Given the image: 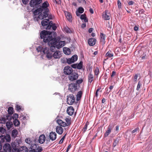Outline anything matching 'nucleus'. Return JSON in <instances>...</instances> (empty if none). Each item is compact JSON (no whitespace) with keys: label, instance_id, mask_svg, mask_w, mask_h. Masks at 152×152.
<instances>
[{"label":"nucleus","instance_id":"f257e3e1","mask_svg":"<svg viewBox=\"0 0 152 152\" xmlns=\"http://www.w3.org/2000/svg\"><path fill=\"white\" fill-rule=\"evenodd\" d=\"M51 32L43 30L40 34L41 39H43L45 42H49L51 45H55L56 48L59 49L63 47L65 44L64 41H58L56 38H53Z\"/></svg>","mask_w":152,"mask_h":152},{"label":"nucleus","instance_id":"f03ea898","mask_svg":"<svg viewBox=\"0 0 152 152\" xmlns=\"http://www.w3.org/2000/svg\"><path fill=\"white\" fill-rule=\"evenodd\" d=\"M75 101V97L73 94H70L67 96V102L68 104L72 105L74 102Z\"/></svg>","mask_w":152,"mask_h":152},{"label":"nucleus","instance_id":"7ed1b4c3","mask_svg":"<svg viewBox=\"0 0 152 152\" xmlns=\"http://www.w3.org/2000/svg\"><path fill=\"white\" fill-rule=\"evenodd\" d=\"M73 70L72 67L69 66L65 67L64 69V72L65 75H69L72 72Z\"/></svg>","mask_w":152,"mask_h":152},{"label":"nucleus","instance_id":"20e7f679","mask_svg":"<svg viewBox=\"0 0 152 152\" xmlns=\"http://www.w3.org/2000/svg\"><path fill=\"white\" fill-rule=\"evenodd\" d=\"M13 152H28L27 148L25 146H23L19 150L18 148H14L12 150Z\"/></svg>","mask_w":152,"mask_h":152},{"label":"nucleus","instance_id":"39448f33","mask_svg":"<svg viewBox=\"0 0 152 152\" xmlns=\"http://www.w3.org/2000/svg\"><path fill=\"white\" fill-rule=\"evenodd\" d=\"M78 75L76 72H74L70 74L69 76V78L70 80L73 81L76 80L78 78Z\"/></svg>","mask_w":152,"mask_h":152},{"label":"nucleus","instance_id":"423d86ee","mask_svg":"<svg viewBox=\"0 0 152 152\" xmlns=\"http://www.w3.org/2000/svg\"><path fill=\"white\" fill-rule=\"evenodd\" d=\"M77 59V56L76 55H73L71 58L67 59V62L69 64H71L76 61Z\"/></svg>","mask_w":152,"mask_h":152},{"label":"nucleus","instance_id":"0eeeda50","mask_svg":"<svg viewBox=\"0 0 152 152\" xmlns=\"http://www.w3.org/2000/svg\"><path fill=\"white\" fill-rule=\"evenodd\" d=\"M77 89L76 84L75 83H71L69 87V90L72 93H74Z\"/></svg>","mask_w":152,"mask_h":152},{"label":"nucleus","instance_id":"6e6552de","mask_svg":"<svg viewBox=\"0 0 152 152\" xmlns=\"http://www.w3.org/2000/svg\"><path fill=\"white\" fill-rule=\"evenodd\" d=\"M42 1V0H31L30 2V6L31 7H34L35 6L40 4Z\"/></svg>","mask_w":152,"mask_h":152},{"label":"nucleus","instance_id":"1a4fd4ad","mask_svg":"<svg viewBox=\"0 0 152 152\" xmlns=\"http://www.w3.org/2000/svg\"><path fill=\"white\" fill-rule=\"evenodd\" d=\"M110 14L108 11L106 10L102 14L103 18L105 20H110Z\"/></svg>","mask_w":152,"mask_h":152},{"label":"nucleus","instance_id":"9d476101","mask_svg":"<svg viewBox=\"0 0 152 152\" xmlns=\"http://www.w3.org/2000/svg\"><path fill=\"white\" fill-rule=\"evenodd\" d=\"M42 52L44 54H47L46 57L50 59L53 57V54L52 55V53L49 52L47 48H44L42 50Z\"/></svg>","mask_w":152,"mask_h":152},{"label":"nucleus","instance_id":"9b49d317","mask_svg":"<svg viewBox=\"0 0 152 152\" xmlns=\"http://www.w3.org/2000/svg\"><path fill=\"white\" fill-rule=\"evenodd\" d=\"M32 149L35 151L38 152H40L42 150V148L41 147L38 146L35 144H34V145H33V146H32Z\"/></svg>","mask_w":152,"mask_h":152},{"label":"nucleus","instance_id":"f8f14e48","mask_svg":"<svg viewBox=\"0 0 152 152\" xmlns=\"http://www.w3.org/2000/svg\"><path fill=\"white\" fill-rule=\"evenodd\" d=\"M51 27H52V28L54 30H55L57 28L55 25L54 24H53L52 21H50L49 23V24L46 26V29H49Z\"/></svg>","mask_w":152,"mask_h":152},{"label":"nucleus","instance_id":"ddd939ff","mask_svg":"<svg viewBox=\"0 0 152 152\" xmlns=\"http://www.w3.org/2000/svg\"><path fill=\"white\" fill-rule=\"evenodd\" d=\"M56 133L55 132H52L50 133L49 137L51 140L53 141L56 139Z\"/></svg>","mask_w":152,"mask_h":152},{"label":"nucleus","instance_id":"4468645a","mask_svg":"<svg viewBox=\"0 0 152 152\" xmlns=\"http://www.w3.org/2000/svg\"><path fill=\"white\" fill-rule=\"evenodd\" d=\"M3 149L6 152H10L11 148L10 144H6L3 146Z\"/></svg>","mask_w":152,"mask_h":152},{"label":"nucleus","instance_id":"2eb2a0df","mask_svg":"<svg viewBox=\"0 0 152 152\" xmlns=\"http://www.w3.org/2000/svg\"><path fill=\"white\" fill-rule=\"evenodd\" d=\"M10 139L11 138L10 136L9 135H7L5 136L4 135V136H2L0 142H3L5 141V140H6L7 142H9L10 140Z\"/></svg>","mask_w":152,"mask_h":152},{"label":"nucleus","instance_id":"dca6fc26","mask_svg":"<svg viewBox=\"0 0 152 152\" xmlns=\"http://www.w3.org/2000/svg\"><path fill=\"white\" fill-rule=\"evenodd\" d=\"M53 56L55 58H59L62 56L61 53L60 51H56L53 54Z\"/></svg>","mask_w":152,"mask_h":152},{"label":"nucleus","instance_id":"f3484780","mask_svg":"<svg viewBox=\"0 0 152 152\" xmlns=\"http://www.w3.org/2000/svg\"><path fill=\"white\" fill-rule=\"evenodd\" d=\"M74 112V110L72 107L70 106L67 108V113L69 115H72Z\"/></svg>","mask_w":152,"mask_h":152},{"label":"nucleus","instance_id":"a211bd4d","mask_svg":"<svg viewBox=\"0 0 152 152\" xmlns=\"http://www.w3.org/2000/svg\"><path fill=\"white\" fill-rule=\"evenodd\" d=\"M96 40L94 38L89 39L88 41V44L91 46L94 45L96 43Z\"/></svg>","mask_w":152,"mask_h":152},{"label":"nucleus","instance_id":"6ab92c4d","mask_svg":"<svg viewBox=\"0 0 152 152\" xmlns=\"http://www.w3.org/2000/svg\"><path fill=\"white\" fill-rule=\"evenodd\" d=\"M12 116L11 115H8L6 116V117L3 118H2L1 123H5L7 122V120L9 121L11 120Z\"/></svg>","mask_w":152,"mask_h":152},{"label":"nucleus","instance_id":"aec40b11","mask_svg":"<svg viewBox=\"0 0 152 152\" xmlns=\"http://www.w3.org/2000/svg\"><path fill=\"white\" fill-rule=\"evenodd\" d=\"M45 136L44 134H42L40 135L39 138V142L42 144L43 143L45 142Z\"/></svg>","mask_w":152,"mask_h":152},{"label":"nucleus","instance_id":"412c9836","mask_svg":"<svg viewBox=\"0 0 152 152\" xmlns=\"http://www.w3.org/2000/svg\"><path fill=\"white\" fill-rule=\"evenodd\" d=\"M56 131L58 134H61L63 133L64 130L62 127L60 126H58L56 127Z\"/></svg>","mask_w":152,"mask_h":152},{"label":"nucleus","instance_id":"4be33fe9","mask_svg":"<svg viewBox=\"0 0 152 152\" xmlns=\"http://www.w3.org/2000/svg\"><path fill=\"white\" fill-rule=\"evenodd\" d=\"M48 16V14L46 12H45L39 14L38 18L40 19H42L44 18L47 17Z\"/></svg>","mask_w":152,"mask_h":152},{"label":"nucleus","instance_id":"5701e85b","mask_svg":"<svg viewBox=\"0 0 152 152\" xmlns=\"http://www.w3.org/2000/svg\"><path fill=\"white\" fill-rule=\"evenodd\" d=\"M50 22L49 19H45L42 21L41 23L42 26H48Z\"/></svg>","mask_w":152,"mask_h":152},{"label":"nucleus","instance_id":"b1692460","mask_svg":"<svg viewBox=\"0 0 152 152\" xmlns=\"http://www.w3.org/2000/svg\"><path fill=\"white\" fill-rule=\"evenodd\" d=\"M100 38L101 42L102 44H104L105 42V35L102 33H101L100 35Z\"/></svg>","mask_w":152,"mask_h":152},{"label":"nucleus","instance_id":"393cba45","mask_svg":"<svg viewBox=\"0 0 152 152\" xmlns=\"http://www.w3.org/2000/svg\"><path fill=\"white\" fill-rule=\"evenodd\" d=\"M65 15L67 20L71 22L72 21V18L71 14L68 12H66L65 13Z\"/></svg>","mask_w":152,"mask_h":152},{"label":"nucleus","instance_id":"a878e982","mask_svg":"<svg viewBox=\"0 0 152 152\" xmlns=\"http://www.w3.org/2000/svg\"><path fill=\"white\" fill-rule=\"evenodd\" d=\"M88 82L91 84L94 79V75L90 73L88 75Z\"/></svg>","mask_w":152,"mask_h":152},{"label":"nucleus","instance_id":"bb28decb","mask_svg":"<svg viewBox=\"0 0 152 152\" xmlns=\"http://www.w3.org/2000/svg\"><path fill=\"white\" fill-rule=\"evenodd\" d=\"M57 122L60 126L63 127L65 126L66 125V123L65 122H63L60 119L57 120Z\"/></svg>","mask_w":152,"mask_h":152},{"label":"nucleus","instance_id":"cd10ccee","mask_svg":"<svg viewBox=\"0 0 152 152\" xmlns=\"http://www.w3.org/2000/svg\"><path fill=\"white\" fill-rule=\"evenodd\" d=\"M6 126L8 129H10L13 126V124L12 122L8 121L6 122Z\"/></svg>","mask_w":152,"mask_h":152},{"label":"nucleus","instance_id":"c85d7f7f","mask_svg":"<svg viewBox=\"0 0 152 152\" xmlns=\"http://www.w3.org/2000/svg\"><path fill=\"white\" fill-rule=\"evenodd\" d=\"M63 50L64 53L66 55H69L70 53V49L67 48H63Z\"/></svg>","mask_w":152,"mask_h":152},{"label":"nucleus","instance_id":"c756f323","mask_svg":"<svg viewBox=\"0 0 152 152\" xmlns=\"http://www.w3.org/2000/svg\"><path fill=\"white\" fill-rule=\"evenodd\" d=\"M11 145L13 149L17 148L18 147L19 145V143L17 142H13L11 143Z\"/></svg>","mask_w":152,"mask_h":152},{"label":"nucleus","instance_id":"7c9ffc66","mask_svg":"<svg viewBox=\"0 0 152 152\" xmlns=\"http://www.w3.org/2000/svg\"><path fill=\"white\" fill-rule=\"evenodd\" d=\"M84 12V9L82 7H80L78 9V12H76V14L77 16L80 15L79 13H82Z\"/></svg>","mask_w":152,"mask_h":152},{"label":"nucleus","instance_id":"2f4dec72","mask_svg":"<svg viewBox=\"0 0 152 152\" xmlns=\"http://www.w3.org/2000/svg\"><path fill=\"white\" fill-rule=\"evenodd\" d=\"M82 94L83 92L81 91H80L77 93L76 95L77 100L78 101L80 99L81 97Z\"/></svg>","mask_w":152,"mask_h":152},{"label":"nucleus","instance_id":"473e14b6","mask_svg":"<svg viewBox=\"0 0 152 152\" xmlns=\"http://www.w3.org/2000/svg\"><path fill=\"white\" fill-rule=\"evenodd\" d=\"M25 142H26L31 145V148L32 149V146H33V145H34V144H32V141L29 138H27L25 140Z\"/></svg>","mask_w":152,"mask_h":152},{"label":"nucleus","instance_id":"72a5a7b5","mask_svg":"<svg viewBox=\"0 0 152 152\" xmlns=\"http://www.w3.org/2000/svg\"><path fill=\"white\" fill-rule=\"evenodd\" d=\"M18 132L17 130L16 129H14L12 131V136L14 137H15L18 134Z\"/></svg>","mask_w":152,"mask_h":152},{"label":"nucleus","instance_id":"f704fd0d","mask_svg":"<svg viewBox=\"0 0 152 152\" xmlns=\"http://www.w3.org/2000/svg\"><path fill=\"white\" fill-rule=\"evenodd\" d=\"M42 9L41 8L37 9L34 12V14L35 15H37L42 12Z\"/></svg>","mask_w":152,"mask_h":152},{"label":"nucleus","instance_id":"c9c22d12","mask_svg":"<svg viewBox=\"0 0 152 152\" xmlns=\"http://www.w3.org/2000/svg\"><path fill=\"white\" fill-rule=\"evenodd\" d=\"M13 123L14 125L16 126H18L20 124L19 121L18 119H15L13 121Z\"/></svg>","mask_w":152,"mask_h":152},{"label":"nucleus","instance_id":"e433bc0d","mask_svg":"<svg viewBox=\"0 0 152 152\" xmlns=\"http://www.w3.org/2000/svg\"><path fill=\"white\" fill-rule=\"evenodd\" d=\"M111 132V128L109 127H108V130L106 131V132L105 133V134H104V136L105 137H107L108 136L109 134H110Z\"/></svg>","mask_w":152,"mask_h":152},{"label":"nucleus","instance_id":"4c0bfd02","mask_svg":"<svg viewBox=\"0 0 152 152\" xmlns=\"http://www.w3.org/2000/svg\"><path fill=\"white\" fill-rule=\"evenodd\" d=\"M49 5V4L47 1L44 2L42 4V7L43 8H47Z\"/></svg>","mask_w":152,"mask_h":152},{"label":"nucleus","instance_id":"58836bf2","mask_svg":"<svg viewBox=\"0 0 152 152\" xmlns=\"http://www.w3.org/2000/svg\"><path fill=\"white\" fill-rule=\"evenodd\" d=\"M80 18L82 20H84V21L85 22H87L88 21V19L86 18L85 15L84 14L81 15L80 16Z\"/></svg>","mask_w":152,"mask_h":152},{"label":"nucleus","instance_id":"ea45409f","mask_svg":"<svg viewBox=\"0 0 152 152\" xmlns=\"http://www.w3.org/2000/svg\"><path fill=\"white\" fill-rule=\"evenodd\" d=\"M148 4H149L148 0H143V7H145L148 6Z\"/></svg>","mask_w":152,"mask_h":152},{"label":"nucleus","instance_id":"a19ab883","mask_svg":"<svg viewBox=\"0 0 152 152\" xmlns=\"http://www.w3.org/2000/svg\"><path fill=\"white\" fill-rule=\"evenodd\" d=\"M13 108L12 107H9L8 108V113L11 115L13 113Z\"/></svg>","mask_w":152,"mask_h":152},{"label":"nucleus","instance_id":"79ce46f5","mask_svg":"<svg viewBox=\"0 0 152 152\" xmlns=\"http://www.w3.org/2000/svg\"><path fill=\"white\" fill-rule=\"evenodd\" d=\"M107 56H108L110 58L113 56V53H112L111 51H108L106 54Z\"/></svg>","mask_w":152,"mask_h":152},{"label":"nucleus","instance_id":"37998d69","mask_svg":"<svg viewBox=\"0 0 152 152\" xmlns=\"http://www.w3.org/2000/svg\"><path fill=\"white\" fill-rule=\"evenodd\" d=\"M6 130L5 129L3 128V127L0 128V132L2 133V134H4L6 133Z\"/></svg>","mask_w":152,"mask_h":152},{"label":"nucleus","instance_id":"c03bdc74","mask_svg":"<svg viewBox=\"0 0 152 152\" xmlns=\"http://www.w3.org/2000/svg\"><path fill=\"white\" fill-rule=\"evenodd\" d=\"M52 46L50 47V50L52 52H54L55 50V45H51Z\"/></svg>","mask_w":152,"mask_h":152},{"label":"nucleus","instance_id":"a18cd8bd","mask_svg":"<svg viewBox=\"0 0 152 152\" xmlns=\"http://www.w3.org/2000/svg\"><path fill=\"white\" fill-rule=\"evenodd\" d=\"M44 49H42V47H41V46H39L36 49L37 50L38 52H42V50Z\"/></svg>","mask_w":152,"mask_h":152},{"label":"nucleus","instance_id":"49530a36","mask_svg":"<svg viewBox=\"0 0 152 152\" xmlns=\"http://www.w3.org/2000/svg\"><path fill=\"white\" fill-rule=\"evenodd\" d=\"M119 142V141L118 139H116L114 141V142L113 143V146L115 147L116 146V145L118 144Z\"/></svg>","mask_w":152,"mask_h":152},{"label":"nucleus","instance_id":"de8ad7c7","mask_svg":"<svg viewBox=\"0 0 152 152\" xmlns=\"http://www.w3.org/2000/svg\"><path fill=\"white\" fill-rule=\"evenodd\" d=\"M18 114L15 113L12 116V118L13 119H17V118H18Z\"/></svg>","mask_w":152,"mask_h":152},{"label":"nucleus","instance_id":"09e8293b","mask_svg":"<svg viewBox=\"0 0 152 152\" xmlns=\"http://www.w3.org/2000/svg\"><path fill=\"white\" fill-rule=\"evenodd\" d=\"M20 118L21 120H24L26 119V117L25 116H24L23 114H21Z\"/></svg>","mask_w":152,"mask_h":152},{"label":"nucleus","instance_id":"8fccbe9b","mask_svg":"<svg viewBox=\"0 0 152 152\" xmlns=\"http://www.w3.org/2000/svg\"><path fill=\"white\" fill-rule=\"evenodd\" d=\"M82 67V64L81 63H80L77 65V68L78 69H80Z\"/></svg>","mask_w":152,"mask_h":152},{"label":"nucleus","instance_id":"3c124183","mask_svg":"<svg viewBox=\"0 0 152 152\" xmlns=\"http://www.w3.org/2000/svg\"><path fill=\"white\" fill-rule=\"evenodd\" d=\"M99 70L98 68H96L94 71L95 75H97L99 73Z\"/></svg>","mask_w":152,"mask_h":152},{"label":"nucleus","instance_id":"603ef678","mask_svg":"<svg viewBox=\"0 0 152 152\" xmlns=\"http://www.w3.org/2000/svg\"><path fill=\"white\" fill-rule=\"evenodd\" d=\"M66 135H65L61 139V140H60L59 142V144H61L63 142V141L65 138Z\"/></svg>","mask_w":152,"mask_h":152},{"label":"nucleus","instance_id":"864d4df0","mask_svg":"<svg viewBox=\"0 0 152 152\" xmlns=\"http://www.w3.org/2000/svg\"><path fill=\"white\" fill-rule=\"evenodd\" d=\"M118 5V7L119 8H120L121 7V4L119 0H118L117 1Z\"/></svg>","mask_w":152,"mask_h":152},{"label":"nucleus","instance_id":"5fc2aeb1","mask_svg":"<svg viewBox=\"0 0 152 152\" xmlns=\"http://www.w3.org/2000/svg\"><path fill=\"white\" fill-rule=\"evenodd\" d=\"M29 0H22L23 3L24 4H26L28 3Z\"/></svg>","mask_w":152,"mask_h":152},{"label":"nucleus","instance_id":"6e6d98bb","mask_svg":"<svg viewBox=\"0 0 152 152\" xmlns=\"http://www.w3.org/2000/svg\"><path fill=\"white\" fill-rule=\"evenodd\" d=\"M88 124L87 123H86L84 127V128L83 129V131L84 132H85L86 131V130L87 129V126H88Z\"/></svg>","mask_w":152,"mask_h":152},{"label":"nucleus","instance_id":"4d7b16f0","mask_svg":"<svg viewBox=\"0 0 152 152\" xmlns=\"http://www.w3.org/2000/svg\"><path fill=\"white\" fill-rule=\"evenodd\" d=\"M138 76L137 75H135L134 77V81H136L137 80Z\"/></svg>","mask_w":152,"mask_h":152},{"label":"nucleus","instance_id":"13d9d810","mask_svg":"<svg viewBox=\"0 0 152 152\" xmlns=\"http://www.w3.org/2000/svg\"><path fill=\"white\" fill-rule=\"evenodd\" d=\"M141 85V84H140V82H139L137 86V90H139V89H140Z\"/></svg>","mask_w":152,"mask_h":152},{"label":"nucleus","instance_id":"bf43d9fd","mask_svg":"<svg viewBox=\"0 0 152 152\" xmlns=\"http://www.w3.org/2000/svg\"><path fill=\"white\" fill-rule=\"evenodd\" d=\"M71 147V145H69L67 149L66 150V152H68L70 148Z\"/></svg>","mask_w":152,"mask_h":152},{"label":"nucleus","instance_id":"052dcab7","mask_svg":"<svg viewBox=\"0 0 152 152\" xmlns=\"http://www.w3.org/2000/svg\"><path fill=\"white\" fill-rule=\"evenodd\" d=\"M21 109V107L19 105H17L16 106V109L17 110H19Z\"/></svg>","mask_w":152,"mask_h":152},{"label":"nucleus","instance_id":"680f3d73","mask_svg":"<svg viewBox=\"0 0 152 152\" xmlns=\"http://www.w3.org/2000/svg\"><path fill=\"white\" fill-rule=\"evenodd\" d=\"M83 81L82 80H77V83L79 84L81 83Z\"/></svg>","mask_w":152,"mask_h":152},{"label":"nucleus","instance_id":"e2e57ef3","mask_svg":"<svg viewBox=\"0 0 152 152\" xmlns=\"http://www.w3.org/2000/svg\"><path fill=\"white\" fill-rule=\"evenodd\" d=\"M138 131V129H134V130H133L132 131V132L131 133L132 134L137 132V131Z\"/></svg>","mask_w":152,"mask_h":152},{"label":"nucleus","instance_id":"0e129e2a","mask_svg":"<svg viewBox=\"0 0 152 152\" xmlns=\"http://www.w3.org/2000/svg\"><path fill=\"white\" fill-rule=\"evenodd\" d=\"M134 2L133 1H131L128 3V4L129 5H133L134 4Z\"/></svg>","mask_w":152,"mask_h":152},{"label":"nucleus","instance_id":"69168bd1","mask_svg":"<svg viewBox=\"0 0 152 152\" xmlns=\"http://www.w3.org/2000/svg\"><path fill=\"white\" fill-rule=\"evenodd\" d=\"M72 67L74 68H77V64H73L72 65Z\"/></svg>","mask_w":152,"mask_h":152},{"label":"nucleus","instance_id":"338daca9","mask_svg":"<svg viewBox=\"0 0 152 152\" xmlns=\"http://www.w3.org/2000/svg\"><path fill=\"white\" fill-rule=\"evenodd\" d=\"M119 126H117L116 127L115 131L117 132L119 130Z\"/></svg>","mask_w":152,"mask_h":152},{"label":"nucleus","instance_id":"774afa93","mask_svg":"<svg viewBox=\"0 0 152 152\" xmlns=\"http://www.w3.org/2000/svg\"><path fill=\"white\" fill-rule=\"evenodd\" d=\"M89 12L91 14H93L94 13V11H93V10L92 8L90 9Z\"/></svg>","mask_w":152,"mask_h":152}]
</instances>
